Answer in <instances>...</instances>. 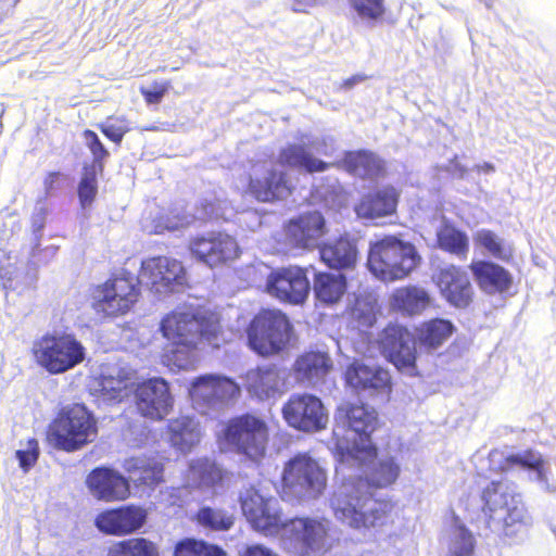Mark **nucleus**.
Listing matches in <instances>:
<instances>
[{"label": "nucleus", "instance_id": "55", "mask_svg": "<svg viewBox=\"0 0 556 556\" xmlns=\"http://www.w3.org/2000/svg\"><path fill=\"white\" fill-rule=\"evenodd\" d=\"M83 137L86 146L93 155L91 165H103L102 162L108 157L109 152L100 141L98 135L91 130H85Z\"/></svg>", "mask_w": 556, "mask_h": 556}, {"label": "nucleus", "instance_id": "22", "mask_svg": "<svg viewBox=\"0 0 556 556\" xmlns=\"http://www.w3.org/2000/svg\"><path fill=\"white\" fill-rule=\"evenodd\" d=\"M326 233L325 218L319 212L303 214L285 227V241L290 248L311 249Z\"/></svg>", "mask_w": 556, "mask_h": 556}, {"label": "nucleus", "instance_id": "52", "mask_svg": "<svg viewBox=\"0 0 556 556\" xmlns=\"http://www.w3.org/2000/svg\"><path fill=\"white\" fill-rule=\"evenodd\" d=\"M369 375H371L370 366L362 362H353L345 370L346 384L356 392H364Z\"/></svg>", "mask_w": 556, "mask_h": 556}, {"label": "nucleus", "instance_id": "41", "mask_svg": "<svg viewBox=\"0 0 556 556\" xmlns=\"http://www.w3.org/2000/svg\"><path fill=\"white\" fill-rule=\"evenodd\" d=\"M194 217L190 214L175 208L168 213H159L151 220L146 219L143 229L149 233H163L165 231H175L189 226Z\"/></svg>", "mask_w": 556, "mask_h": 556}, {"label": "nucleus", "instance_id": "46", "mask_svg": "<svg viewBox=\"0 0 556 556\" xmlns=\"http://www.w3.org/2000/svg\"><path fill=\"white\" fill-rule=\"evenodd\" d=\"M438 241L442 249L463 256L468 252L467 236L450 225H443L438 230Z\"/></svg>", "mask_w": 556, "mask_h": 556}, {"label": "nucleus", "instance_id": "4", "mask_svg": "<svg viewBox=\"0 0 556 556\" xmlns=\"http://www.w3.org/2000/svg\"><path fill=\"white\" fill-rule=\"evenodd\" d=\"M419 262L414 244L387 236L370 244L367 265L376 278L392 282L407 277Z\"/></svg>", "mask_w": 556, "mask_h": 556}, {"label": "nucleus", "instance_id": "59", "mask_svg": "<svg viewBox=\"0 0 556 556\" xmlns=\"http://www.w3.org/2000/svg\"><path fill=\"white\" fill-rule=\"evenodd\" d=\"M240 556H279V555L264 545L254 544V545L247 546L240 553Z\"/></svg>", "mask_w": 556, "mask_h": 556}, {"label": "nucleus", "instance_id": "1", "mask_svg": "<svg viewBox=\"0 0 556 556\" xmlns=\"http://www.w3.org/2000/svg\"><path fill=\"white\" fill-rule=\"evenodd\" d=\"M341 485L331 497V508L341 522L353 529H369L386 522L388 504L372 498L371 489L387 488L400 475V465L393 457L377 458V448L370 459L346 466Z\"/></svg>", "mask_w": 556, "mask_h": 556}, {"label": "nucleus", "instance_id": "9", "mask_svg": "<svg viewBox=\"0 0 556 556\" xmlns=\"http://www.w3.org/2000/svg\"><path fill=\"white\" fill-rule=\"evenodd\" d=\"M163 336L168 341L206 342L217 348L220 326L217 318L204 316L193 311H174L161 323Z\"/></svg>", "mask_w": 556, "mask_h": 556}, {"label": "nucleus", "instance_id": "8", "mask_svg": "<svg viewBox=\"0 0 556 556\" xmlns=\"http://www.w3.org/2000/svg\"><path fill=\"white\" fill-rule=\"evenodd\" d=\"M292 332L289 318L280 309H262L248 328L249 345L262 356L287 349Z\"/></svg>", "mask_w": 556, "mask_h": 556}, {"label": "nucleus", "instance_id": "7", "mask_svg": "<svg viewBox=\"0 0 556 556\" xmlns=\"http://www.w3.org/2000/svg\"><path fill=\"white\" fill-rule=\"evenodd\" d=\"M97 435L96 420L83 405L64 408L51 422L49 443L65 452H74L93 441Z\"/></svg>", "mask_w": 556, "mask_h": 556}, {"label": "nucleus", "instance_id": "35", "mask_svg": "<svg viewBox=\"0 0 556 556\" xmlns=\"http://www.w3.org/2000/svg\"><path fill=\"white\" fill-rule=\"evenodd\" d=\"M162 361L170 370H187L193 368L199 359L198 351L205 342L169 341Z\"/></svg>", "mask_w": 556, "mask_h": 556}, {"label": "nucleus", "instance_id": "40", "mask_svg": "<svg viewBox=\"0 0 556 556\" xmlns=\"http://www.w3.org/2000/svg\"><path fill=\"white\" fill-rule=\"evenodd\" d=\"M314 291L320 302L337 303L346 291L345 277L342 274H319L315 279Z\"/></svg>", "mask_w": 556, "mask_h": 556}, {"label": "nucleus", "instance_id": "47", "mask_svg": "<svg viewBox=\"0 0 556 556\" xmlns=\"http://www.w3.org/2000/svg\"><path fill=\"white\" fill-rule=\"evenodd\" d=\"M103 170V165H85L78 185V198L83 207L89 206L98 192L97 176Z\"/></svg>", "mask_w": 556, "mask_h": 556}, {"label": "nucleus", "instance_id": "53", "mask_svg": "<svg viewBox=\"0 0 556 556\" xmlns=\"http://www.w3.org/2000/svg\"><path fill=\"white\" fill-rule=\"evenodd\" d=\"M39 444L35 439L27 440L23 447L15 452L20 467L24 472H28L37 463L39 457Z\"/></svg>", "mask_w": 556, "mask_h": 556}, {"label": "nucleus", "instance_id": "60", "mask_svg": "<svg viewBox=\"0 0 556 556\" xmlns=\"http://www.w3.org/2000/svg\"><path fill=\"white\" fill-rule=\"evenodd\" d=\"M447 170L457 178H465L467 168L459 164L457 161H452L447 167Z\"/></svg>", "mask_w": 556, "mask_h": 556}, {"label": "nucleus", "instance_id": "37", "mask_svg": "<svg viewBox=\"0 0 556 556\" xmlns=\"http://www.w3.org/2000/svg\"><path fill=\"white\" fill-rule=\"evenodd\" d=\"M319 253L323 262L332 268H351L357 260L356 245L346 238L324 245Z\"/></svg>", "mask_w": 556, "mask_h": 556}, {"label": "nucleus", "instance_id": "32", "mask_svg": "<svg viewBox=\"0 0 556 556\" xmlns=\"http://www.w3.org/2000/svg\"><path fill=\"white\" fill-rule=\"evenodd\" d=\"M167 439L172 446L180 452H189L201 439L199 421L190 416H179L169 420Z\"/></svg>", "mask_w": 556, "mask_h": 556}, {"label": "nucleus", "instance_id": "39", "mask_svg": "<svg viewBox=\"0 0 556 556\" xmlns=\"http://www.w3.org/2000/svg\"><path fill=\"white\" fill-rule=\"evenodd\" d=\"M256 519L247 518L252 528L266 535H279L281 527L286 521L282 519L281 510L277 500H269L267 505H263L256 510Z\"/></svg>", "mask_w": 556, "mask_h": 556}, {"label": "nucleus", "instance_id": "45", "mask_svg": "<svg viewBox=\"0 0 556 556\" xmlns=\"http://www.w3.org/2000/svg\"><path fill=\"white\" fill-rule=\"evenodd\" d=\"M108 556H160L157 546L144 538H131L110 546Z\"/></svg>", "mask_w": 556, "mask_h": 556}, {"label": "nucleus", "instance_id": "54", "mask_svg": "<svg viewBox=\"0 0 556 556\" xmlns=\"http://www.w3.org/2000/svg\"><path fill=\"white\" fill-rule=\"evenodd\" d=\"M302 142L308 144L311 151L323 155H331L334 152V139L331 136L302 135Z\"/></svg>", "mask_w": 556, "mask_h": 556}, {"label": "nucleus", "instance_id": "61", "mask_svg": "<svg viewBox=\"0 0 556 556\" xmlns=\"http://www.w3.org/2000/svg\"><path fill=\"white\" fill-rule=\"evenodd\" d=\"M363 80H365V76H363V75H354V76L345 79L343 81L342 87L345 88V89H350V88L354 87L355 85L362 83Z\"/></svg>", "mask_w": 556, "mask_h": 556}, {"label": "nucleus", "instance_id": "15", "mask_svg": "<svg viewBox=\"0 0 556 556\" xmlns=\"http://www.w3.org/2000/svg\"><path fill=\"white\" fill-rule=\"evenodd\" d=\"M286 422L303 432L323 430L328 424V413L319 397L309 393L292 394L282 406Z\"/></svg>", "mask_w": 556, "mask_h": 556}, {"label": "nucleus", "instance_id": "24", "mask_svg": "<svg viewBox=\"0 0 556 556\" xmlns=\"http://www.w3.org/2000/svg\"><path fill=\"white\" fill-rule=\"evenodd\" d=\"M134 371L127 367H106L96 384L92 387L93 394L103 402L115 403L126 399L132 391Z\"/></svg>", "mask_w": 556, "mask_h": 556}, {"label": "nucleus", "instance_id": "12", "mask_svg": "<svg viewBox=\"0 0 556 556\" xmlns=\"http://www.w3.org/2000/svg\"><path fill=\"white\" fill-rule=\"evenodd\" d=\"M268 429L264 420L244 415L228 422L220 438L224 450L235 451L251 459H258L265 453Z\"/></svg>", "mask_w": 556, "mask_h": 556}, {"label": "nucleus", "instance_id": "38", "mask_svg": "<svg viewBox=\"0 0 556 556\" xmlns=\"http://www.w3.org/2000/svg\"><path fill=\"white\" fill-rule=\"evenodd\" d=\"M429 304L428 292L416 286L399 288L391 296L392 307L408 315L420 314Z\"/></svg>", "mask_w": 556, "mask_h": 556}, {"label": "nucleus", "instance_id": "6", "mask_svg": "<svg viewBox=\"0 0 556 556\" xmlns=\"http://www.w3.org/2000/svg\"><path fill=\"white\" fill-rule=\"evenodd\" d=\"M35 363L50 375L64 374L84 362V345L70 333H46L31 345Z\"/></svg>", "mask_w": 556, "mask_h": 556}, {"label": "nucleus", "instance_id": "14", "mask_svg": "<svg viewBox=\"0 0 556 556\" xmlns=\"http://www.w3.org/2000/svg\"><path fill=\"white\" fill-rule=\"evenodd\" d=\"M240 387L232 379L205 375L197 378L189 390L194 407L202 414L208 410L220 409L236 401L240 395Z\"/></svg>", "mask_w": 556, "mask_h": 556}, {"label": "nucleus", "instance_id": "16", "mask_svg": "<svg viewBox=\"0 0 556 556\" xmlns=\"http://www.w3.org/2000/svg\"><path fill=\"white\" fill-rule=\"evenodd\" d=\"M265 290L280 302L303 304L311 291L307 270L299 266L274 269L266 278Z\"/></svg>", "mask_w": 556, "mask_h": 556}, {"label": "nucleus", "instance_id": "28", "mask_svg": "<svg viewBox=\"0 0 556 556\" xmlns=\"http://www.w3.org/2000/svg\"><path fill=\"white\" fill-rule=\"evenodd\" d=\"M399 192L393 187H383L372 193L364 195L355 205L354 211L358 218L374 220L392 215L397 205Z\"/></svg>", "mask_w": 556, "mask_h": 556}, {"label": "nucleus", "instance_id": "17", "mask_svg": "<svg viewBox=\"0 0 556 556\" xmlns=\"http://www.w3.org/2000/svg\"><path fill=\"white\" fill-rule=\"evenodd\" d=\"M138 282L156 294H167L184 285L185 269L175 258L150 257L141 263Z\"/></svg>", "mask_w": 556, "mask_h": 556}, {"label": "nucleus", "instance_id": "36", "mask_svg": "<svg viewBox=\"0 0 556 556\" xmlns=\"http://www.w3.org/2000/svg\"><path fill=\"white\" fill-rule=\"evenodd\" d=\"M518 466L528 470L530 478L542 484L543 488L548 485V463L543 458L542 454L533 451L526 450L518 453L510 454L506 457V467Z\"/></svg>", "mask_w": 556, "mask_h": 556}, {"label": "nucleus", "instance_id": "48", "mask_svg": "<svg viewBox=\"0 0 556 556\" xmlns=\"http://www.w3.org/2000/svg\"><path fill=\"white\" fill-rule=\"evenodd\" d=\"M233 516L220 508L202 507L198 513V521L201 526L215 531L229 530L233 525Z\"/></svg>", "mask_w": 556, "mask_h": 556}, {"label": "nucleus", "instance_id": "26", "mask_svg": "<svg viewBox=\"0 0 556 556\" xmlns=\"http://www.w3.org/2000/svg\"><path fill=\"white\" fill-rule=\"evenodd\" d=\"M144 521V510L140 507L128 505L102 511L96 518V526L105 534L126 535L141 528Z\"/></svg>", "mask_w": 556, "mask_h": 556}, {"label": "nucleus", "instance_id": "43", "mask_svg": "<svg viewBox=\"0 0 556 556\" xmlns=\"http://www.w3.org/2000/svg\"><path fill=\"white\" fill-rule=\"evenodd\" d=\"M447 556H470L475 549L472 533L456 518L447 531Z\"/></svg>", "mask_w": 556, "mask_h": 556}, {"label": "nucleus", "instance_id": "21", "mask_svg": "<svg viewBox=\"0 0 556 556\" xmlns=\"http://www.w3.org/2000/svg\"><path fill=\"white\" fill-rule=\"evenodd\" d=\"M243 381L248 393L260 401L275 400L286 391L285 370L271 365L248 370Z\"/></svg>", "mask_w": 556, "mask_h": 556}, {"label": "nucleus", "instance_id": "19", "mask_svg": "<svg viewBox=\"0 0 556 556\" xmlns=\"http://www.w3.org/2000/svg\"><path fill=\"white\" fill-rule=\"evenodd\" d=\"M135 396L139 413L152 420H162L173 408L174 400L163 378H151L139 383Z\"/></svg>", "mask_w": 556, "mask_h": 556}, {"label": "nucleus", "instance_id": "5", "mask_svg": "<svg viewBox=\"0 0 556 556\" xmlns=\"http://www.w3.org/2000/svg\"><path fill=\"white\" fill-rule=\"evenodd\" d=\"M327 485V475L319 463L301 453L286 463L282 471L281 494L288 501H311L319 497Z\"/></svg>", "mask_w": 556, "mask_h": 556}, {"label": "nucleus", "instance_id": "10", "mask_svg": "<svg viewBox=\"0 0 556 556\" xmlns=\"http://www.w3.org/2000/svg\"><path fill=\"white\" fill-rule=\"evenodd\" d=\"M138 296L134 277L122 271L91 290V307L102 317H116L128 313Z\"/></svg>", "mask_w": 556, "mask_h": 556}, {"label": "nucleus", "instance_id": "56", "mask_svg": "<svg viewBox=\"0 0 556 556\" xmlns=\"http://www.w3.org/2000/svg\"><path fill=\"white\" fill-rule=\"evenodd\" d=\"M100 129L109 139L116 143H119L124 135L129 130L125 121L113 118L101 124Z\"/></svg>", "mask_w": 556, "mask_h": 556}, {"label": "nucleus", "instance_id": "64", "mask_svg": "<svg viewBox=\"0 0 556 556\" xmlns=\"http://www.w3.org/2000/svg\"><path fill=\"white\" fill-rule=\"evenodd\" d=\"M362 324L363 325H371L374 321V315H372V308L369 307L367 312L362 316Z\"/></svg>", "mask_w": 556, "mask_h": 556}, {"label": "nucleus", "instance_id": "20", "mask_svg": "<svg viewBox=\"0 0 556 556\" xmlns=\"http://www.w3.org/2000/svg\"><path fill=\"white\" fill-rule=\"evenodd\" d=\"M291 190L292 185L283 172H276L266 163L253 165L249 191L258 201L285 199L291 193Z\"/></svg>", "mask_w": 556, "mask_h": 556}, {"label": "nucleus", "instance_id": "51", "mask_svg": "<svg viewBox=\"0 0 556 556\" xmlns=\"http://www.w3.org/2000/svg\"><path fill=\"white\" fill-rule=\"evenodd\" d=\"M361 20L376 22L386 13L384 0H349Z\"/></svg>", "mask_w": 556, "mask_h": 556}, {"label": "nucleus", "instance_id": "57", "mask_svg": "<svg viewBox=\"0 0 556 556\" xmlns=\"http://www.w3.org/2000/svg\"><path fill=\"white\" fill-rule=\"evenodd\" d=\"M169 87V81H155L151 88L141 87L140 92L149 104H157L162 101Z\"/></svg>", "mask_w": 556, "mask_h": 556}, {"label": "nucleus", "instance_id": "42", "mask_svg": "<svg viewBox=\"0 0 556 556\" xmlns=\"http://www.w3.org/2000/svg\"><path fill=\"white\" fill-rule=\"evenodd\" d=\"M472 239L477 248L484 249L488 254L497 260L509 261L513 257V245L492 230L479 229L473 233Z\"/></svg>", "mask_w": 556, "mask_h": 556}, {"label": "nucleus", "instance_id": "18", "mask_svg": "<svg viewBox=\"0 0 556 556\" xmlns=\"http://www.w3.org/2000/svg\"><path fill=\"white\" fill-rule=\"evenodd\" d=\"M191 253L210 267L232 261L239 255L235 238L220 231H211L190 240Z\"/></svg>", "mask_w": 556, "mask_h": 556}, {"label": "nucleus", "instance_id": "27", "mask_svg": "<svg viewBox=\"0 0 556 556\" xmlns=\"http://www.w3.org/2000/svg\"><path fill=\"white\" fill-rule=\"evenodd\" d=\"M441 294L455 307H466L472 299V287L467 273L456 266L442 268L437 278Z\"/></svg>", "mask_w": 556, "mask_h": 556}, {"label": "nucleus", "instance_id": "31", "mask_svg": "<svg viewBox=\"0 0 556 556\" xmlns=\"http://www.w3.org/2000/svg\"><path fill=\"white\" fill-rule=\"evenodd\" d=\"M480 288L489 293L504 292L511 285V276L502 266L491 262L478 261L470 265Z\"/></svg>", "mask_w": 556, "mask_h": 556}, {"label": "nucleus", "instance_id": "13", "mask_svg": "<svg viewBox=\"0 0 556 556\" xmlns=\"http://www.w3.org/2000/svg\"><path fill=\"white\" fill-rule=\"evenodd\" d=\"M484 510L490 518L503 522L506 528L514 525L526 527L531 518L513 483L492 482L483 492Z\"/></svg>", "mask_w": 556, "mask_h": 556}, {"label": "nucleus", "instance_id": "11", "mask_svg": "<svg viewBox=\"0 0 556 556\" xmlns=\"http://www.w3.org/2000/svg\"><path fill=\"white\" fill-rule=\"evenodd\" d=\"M329 521L317 518H294L281 527L283 547L295 556H317L327 549Z\"/></svg>", "mask_w": 556, "mask_h": 556}, {"label": "nucleus", "instance_id": "29", "mask_svg": "<svg viewBox=\"0 0 556 556\" xmlns=\"http://www.w3.org/2000/svg\"><path fill=\"white\" fill-rule=\"evenodd\" d=\"M332 365L330 356L325 352L304 353L293 365L295 379L306 386H316L325 380Z\"/></svg>", "mask_w": 556, "mask_h": 556}, {"label": "nucleus", "instance_id": "62", "mask_svg": "<svg viewBox=\"0 0 556 556\" xmlns=\"http://www.w3.org/2000/svg\"><path fill=\"white\" fill-rule=\"evenodd\" d=\"M59 173H49L45 179V189L47 192L53 189L54 184L59 177Z\"/></svg>", "mask_w": 556, "mask_h": 556}, {"label": "nucleus", "instance_id": "44", "mask_svg": "<svg viewBox=\"0 0 556 556\" xmlns=\"http://www.w3.org/2000/svg\"><path fill=\"white\" fill-rule=\"evenodd\" d=\"M269 500H277L269 491L261 485H250L240 491L239 502L241 505L242 514L245 518L256 519V510H260L263 505H267Z\"/></svg>", "mask_w": 556, "mask_h": 556}, {"label": "nucleus", "instance_id": "49", "mask_svg": "<svg viewBox=\"0 0 556 556\" xmlns=\"http://www.w3.org/2000/svg\"><path fill=\"white\" fill-rule=\"evenodd\" d=\"M371 375L368 376V382L366 383L364 393L369 396H381L387 399L391 392V377L388 370L378 367L370 366Z\"/></svg>", "mask_w": 556, "mask_h": 556}, {"label": "nucleus", "instance_id": "63", "mask_svg": "<svg viewBox=\"0 0 556 556\" xmlns=\"http://www.w3.org/2000/svg\"><path fill=\"white\" fill-rule=\"evenodd\" d=\"M473 169L478 173L490 174L495 170V167L492 163L484 162L482 164H477Z\"/></svg>", "mask_w": 556, "mask_h": 556}, {"label": "nucleus", "instance_id": "30", "mask_svg": "<svg viewBox=\"0 0 556 556\" xmlns=\"http://www.w3.org/2000/svg\"><path fill=\"white\" fill-rule=\"evenodd\" d=\"M124 470L138 485L153 488L163 481L164 465L156 456H136L125 459Z\"/></svg>", "mask_w": 556, "mask_h": 556}, {"label": "nucleus", "instance_id": "25", "mask_svg": "<svg viewBox=\"0 0 556 556\" xmlns=\"http://www.w3.org/2000/svg\"><path fill=\"white\" fill-rule=\"evenodd\" d=\"M86 483L91 495L104 502L124 501L130 493L128 481L119 472L106 467L93 469Z\"/></svg>", "mask_w": 556, "mask_h": 556}, {"label": "nucleus", "instance_id": "2", "mask_svg": "<svg viewBox=\"0 0 556 556\" xmlns=\"http://www.w3.org/2000/svg\"><path fill=\"white\" fill-rule=\"evenodd\" d=\"M334 420L333 438L339 472L344 473L346 466L357 459L366 463L375 454L370 434L377 429L378 414L368 405L344 403L338 407Z\"/></svg>", "mask_w": 556, "mask_h": 556}, {"label": "nucleus", "instance_id": "33", "mask_svg": "<svg viewBox=\"0 0 556 556\" xmlns=\"http://www.w3.org/2000/svg\"><path fill=\"white\" fill-rule=\"evenodd\" d=\"M308 144L302 142L288 144L282 148L278 162L282 166L305 170L306 173L324 172L328 168V164L314 157L308 151Z\"/></svg>", "mask_w": 556, "mask_h": 556}, {"label": "nucleus", "instance_id": "58", "mask_svg": "<svg viewBox=\"0 0 556 556\" xmlns=\"http://www.w3.org/2000/svg\"><path fill=\"white\" fill-rule=\"evenodd\" d=\"M227 203L225 201L213 202L207 199L202 203V211L198 218H226Z\"/></svg>", "mask_w": 556, "mask_h": 556}, {"label": "nucleus", "instance_id": "34", "mask_svg": "<svg viewBox=\"0 0 556 556\" xmlns=\"http://www.w3.org/2000/svg\"><path fill=\"white\" fill-rule=\"evenodd\" d=\"M342 164L349 173L363 179H376L384 173L383 161L369 151L348 152Z\"/></svg>", "mask_w": 556, "mask_h": 556}, {"label": "nucleus", "instance_id": "23", "mask_svg": "<svg viewBox=\"0 0 556 556\" xmlns=\"http://www.w3.org/2000/svg\"><path fill=\"white\" fill-rule=\"evenodd\" d=\"M223 478L224 471L214 460L207 457L194 458L189 462L184 475V486L211 497L216 493Z\"/></svg>", "mask_w": 556, "mask_h": 556}, {"label": "nucleus", "instance_id": "3", "mask_svg": "<svg viewBox=\"0 0 556 556\" xmlns=\"http://www.w3.org/2000/svg\"><path fill=\"white\" fill-rule=\"evenodd\" d=\"M454 326L442 318L422 323L413 334L401 326H389L380 336V349L386 358L402 370L413 374L416 361V342L427 352L439 349L452 336Z\"/></svg>", "mask_w": 556, "mask_h": 556}, {"label": "nucleus", "instance_id": "50", "mask_svg": "<svg viewBox=\"0 0 556 556\" xmlns=\"http://www.w3.org/2000/svg\"><path fill=\"white\" fill-rule=\"evenodd\" d=\"M223 554L217 546L192 539L181 541L175 548V556H223Z\"/></svg>", "mask_w": 556, "mask_h": 556}]
</instances>
